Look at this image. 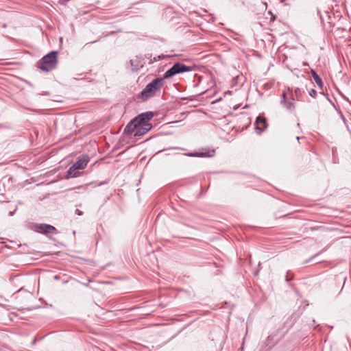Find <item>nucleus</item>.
Segmentation results:
<instances>
[{
  "label": "nucleus",
  "mask_w": 351,
  "mask_h": 351,
  "mask_svg": "<svg viewBox=\"0 0 351 351\" xmlns=\"http://www.w3.org/2000/svg\"><path fill=\"white\" fill-rule=\"evenodd\" d=\"M164 78L157 77L154 79L138 95V98L142 101H145L147 99L154 97L156 95L158 92H160L164 85Z\"/></svg>",
  "instance_id": "f257e3e1"
},
{
  "label": "nucleus",
  "mask_w": 351,
  "mask_h": 351,
  "mask_svg": "<svg viewBox=\"0 0 351 351\" xmlns=\"http://www.w3.org/2000/svg\"><path fill=\"white\" fill-rule=\"evenodd\" d=\"M57 64V52L51 51L42 58L38 62V67L46 72L54 69Z\"/></svg>",
  "instance_id": "f03ea898"
},
{
  "label": "nucleus",
  "mask_w": 351,
  "mask_h": 351,
  "mask_svg": "<svg viewBox=\"0 0 351 351\" xmlns=\"http://www.w3.org/2000/svg\"><path fill=\"white\" fill-rule=\"evenodd\" d=\"M191 67L180 62L175 63L164 73V79L170 78L176 74L191 71Z\"/></svg>",
  "instance_id": "7ed1b4c3"
},
{
  "label": "nucleus",
  "mask_w": 351,
  "mask_h": 351,
  "mask_svg": "<svg viewBox=\"0 0 351 351\" xmlns=\"http://www.w3.org/2000/svg\"><path fill=\"white\" fill-rule=\"evenodd\" d=\"M294 99L291 97L290 93L283 92L281 95L280 104L289 111H293L295 109Z\"/></svg>",
  "instance_id": "20e7f679"
},
{
  "label": "nucleus",
  "mask_w": 351,
  "mask_h": 351,
  "mask_svg": "<svg viewBox=\"0 0 351 351\" xmlns=\"http://www.w3.org/2000/svg\"><path fill=\"white\" fill-rule=\"evenodd\" d=\"M154 117V114L152 112H146L138 114L137 117L134 118L135 122L139 125L140 124H150L149 121H150Z\"/></svg>",
  "instance_id": "39448f33"
},
{
  "label": "nucleus",
  "mask_w": 351,
  "mask_h": 351,
  "mask_svg": "<svg viewBox=\"0 0 351 351\" xmlns=\"http://www.w3.org/2000/svg\"><path fill=\"white\" fill-rule=\"evenodd\" d=\"M89 162V157L87 155H83L78 158V160L73 165L77 170H82L86 168Z\"/></svg>",
  "instance_id": "423d86ee"
},
{
  "label": "nucleus",
  "mask_w": 351,
  "mask_h": 351,
  "mask_svg": "<svg viewBox=\"0 0 351 351\" xmlns=\"http://www.w3.org/2000/svg\"><path fill=\"white\" fill-rule=\"evenodd\" d=\"M36 231L40 233H54L56 232V228L53 226L40 223L36 226Z\"/></svg>",
  "instance_id": "0eeeda50"
},
{
  "label": "nucleus",
  "mask_w": 351,
  "mask_h": 351,
  "mask_svg": "<svg viewBox=\"0 0 351 351\" xmlns=\"http://www.w3.org/2000/svg\"><path fill=\"white\" fill-rule=\"evenodd\" d=\"M144 64V59L140 56H136L130 60V64L132 71H138L139 69L143 66Z\"/></svg>",
  "instance_id": "6e6552de"
},
{
  "label": "nucleus",
  "mask_w": 351,
  "mask_h": 351,
  "mask_svg": "<svg viewBox=\"0 0 351 351\" xmlns=\"http://www.w3.org/2000/svg\"><path fill=\"white\" fill-rule=\"evenodd\" d=\"M255 125L258 134H261L267 126L265 118L261 116L256 118Z\"/></svg>",
  "instance_id": "1a4fd4ad"
},
{
  "label": "nucleus",
  "mask_w": 351,
  "mask_h": 351,
  "mask_svg": "<svg viewBox=\"0 0 351 351\" xmlns=\"http://www.w3.org/2000/svg\"><path fill=\"white\" fill-rule=\"evenodd\" d=\"M152 128V124H140L136 128L134 133L135 136H141L149 132Z\"/></svg>",
  "instance_id": "9d476101"
},
{
  "label": "nucleus",
  "mask_w": 351,
  "mask_h": 351,
  "mask_svg": "<svg viewBox=\"0 0 351 351\" xmlns=\"http://www.w3.org/2000/svg\"><path fill=\"white\" fill-rule=\"evenodd\" d=\"M214 150H207V152H191L186 154V156L190 157H211L213 156Z\"/></svg>",
  "instance_id": "9b49d317"
},
{
  "label": "nucleus",
  "mask_w": 351,
  "mask_h": 351,
  "mask_svg": "<svg viewBox=\"0 0 351 351\" xmlns=\"http://www.w3.org/2000/svg\"><path fill=\"white\" fill-rule=\"evenodd\" d=\"M138 126V125L135 122V121L132 119L126 125L124 129V133L127 134H132L135 133L136 128Z\"/></svg>",
  "instance_id": "f8f14e48"
},
{
  "label": "nucleus",
  "mask_w": 351,
  "mask_h": 351,
  "mask_svg": "<svg viewBox=\"0 0 351 351\" xmlns=\"http://www.w3.org/2000/svg\"><path fill=\"white\" fill-rule=\"evenodd\" d=\"M277 343V340L275 339V335H269L263 343V345L267 348L266 351L271 349Z\"/></svg>",
  "instance_id": "ddd939ff"
},
{
  "label": "nucleus",
  "mask_w": 351,
  "mask_h": 351,
  "mask_svg": "<svg viewBox=\"0 0 351 351\" xmlns=\"http://www.w3.org/2000/svg\"><path fill=\"white\" fill-rule=\"evenodd\" d=\"M80 176V173L79 170L75 168L73 165H72L66 171L65 178L70 179L72 178H76Z\"/></svg>",
  "instance_id": "4468645a"
},
{
  "label": "nucleus",
  "mask_w": 351,
  "mask_h": 351,
  "mask_svg": "<svg viewBox=\"0 0 351 351\" xmlns=\"http://www.w3.org/2000/svg\"><path fill=\"white\" fill-rule=\"evenodd\" d=\"M311 74L315 82L317 84V86L320 88V89L323 90L324 84L321 77L317 75L316 71L313 69L311 70Z\"/></svg>",
  "instance_id": "2eb2a0df"
},
{
  "label": "nucleus",
  "mask_w": 351,
  "mask_h": 351,
  "mask_svg": "<svg viewBox=\"0 0 351 351\" xmlns=\"http://www.w3.org/2000/svg\"><path fill=\"white\" fill-rule=\"evenodd\" d=\"M308 93H309V95H311L312 97H315L316 95H317V92L315 90L311 88L309 91H308Z\"/></svg>",
  "instance_id": "dca6fc26"
},
{
  "label": "nucleus",
  "mask_w": 351,
  "mask_h": 351,
  "mask_svg": "<svg viewBox=\"0 0 351 351\" xmlns=\"http://www.w3.org/2000/svg\"><path fill=\"white\" fill-rule=\"evenodd\" d=\"M75 213H76L77 215H79V216H81V215H83V213H82L81 210H80L79 209H76V210H75Z\"/></svg>",
  "instance_id": "f3484780"
},
{
  "label": "nucleus",
  "mask_w": 351,
  "mask_h": 351,
  "mask_svg": "<svg viewBox=\"0 0 351 351\" xmlns=\"http://www.w3.org/2000/svg\"><path fill=\"white\" fill-rule=\"evenodd\" d=\"M158 59L156 58H154L153 60L150 59L149 60V63H152L154 62V61H157Z\"/></svg>",
  "instance_id": "a211bd4d"
},
{
  "label": "nucleus",
  "mask_w": 351,
  "mask_h": 351,
  "mask_svg": "<svg viewBox=\"0 0 351 351\" xmlns=\"http://www.w3.org/2000/svg\"><path fill=\"white\" fill-rule=\"evenodd\" d=\"M291 279V277L288 278V274H287V276H286V280H287V281H289V280H290Z\"/></svg>",
  "instance_id": "6ab92c4d"
},
{
  "label": "nucleus",
  "mask_w": 351,
  "mask_h": 351,
  "mask_svg": "<svg viewBox=\"0 0 351 351\" xmlns=\"http://www.w3.org/2000/svg\"><path fill=\"white\" fill-rule=\"evenodd\" d=\"M6 26H7V25H6V24H5V23L3 24V25H2V27H6Z\"/></svg>",
  "instance_id": "aec40b11"
},
{
  "label": "nucleus",
  "mask_w": 351,
  "mask_h": 351,
  "mask_svg": "<svg viewBox=\"0 0 351 351\" xmlns=\"http://www.w3.org/2000/svg\"><path fill=\"white\" fill-rule=\"evenodd\" d=\"M13 213H14V212H10V214L11 215H13Z\"/></svg>",
  "instance_id": "412c9836"
}]
</instances>
